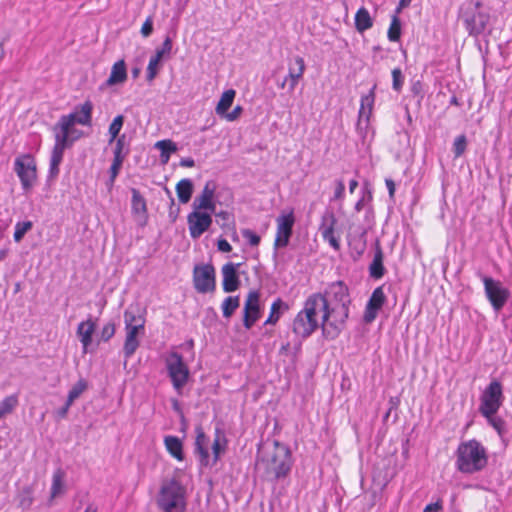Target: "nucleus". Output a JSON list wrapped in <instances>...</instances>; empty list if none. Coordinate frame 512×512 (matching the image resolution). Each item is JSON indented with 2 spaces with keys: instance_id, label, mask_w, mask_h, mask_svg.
<instances>
[{
  "instance_id": "43",
  "label": "nucleus",
  "mask_w": 512,
  "mask_h": 512,
  "mask_svg": "<svg viewBox=\"0 0 512 512\" xmlns=\"http://www.w3.org/2000/svg\"><path fill=\"white\" fill-rule=\"evenodd\" d=\"M87 383L84 380H79L69 391L67 402H66V410L70 408L73 402L86 390Z\"/></svg>"
},
{
  "instance_id": "25",
  "label": "nucleus",
  "mask_w": 512,
  "mask_h": 512,
  "mask_svg": "<svg viewBox=\"0 0 512 512\" xmlns=\"http://www.w3.org/2000/svg\"><path fill=\"white\" fill-rule=\"evenodd\" d=\"M123 317L125 327L134 325L145 326L146 310L140 307L139 304H132L124 311Z\"/></svg>"
},
{
  "instance_id": "29",
  "label": "nucleus",
  "mask_w": 512,
  "mask_h": 512,
  "mask_svg": "<svg viewBox=\"0 0 512 512\" xmlns=\"http://www.w3.org/2000/svg\"><path fill=\"white\" fill-rule=\"evenodd\" d=\"M375 88L376 86H373L368 94L361 97V104L359 109V123H361L362 121H369L375 101Z\"/></svg>"
},
{
  "instance_id": "3",
  "label": "nucleus",
  "mask_w": 512,
  "mask_h": 512,
  "mask_svg": "<svg viewBox=\"0 0 512 512\" xmlns=\"http://www.w3.org/2000/svg\"><path fill=\"white\" fill-rule=\"evenodd\" d=\"M322 302L320 298L312 299L310 296L305 300L303 308L296 314L292 321V332L299 341L310 337L319 327H321Z\"/></svg>"
},
{
  "instance_id": "58",
  "label": "nucleus",
  "mask_w": 512,
  "mask_h": 512,
  "mask_svg": "<svg viewBox=\"0 0 512 512\" xmlns=\"http://www.w3.org/2000/svg\"><path fill=\"white\" fill-rule=\"evenodd\" d=\"M385 183H386V186L388 188L390 197H393L394 193H395V184H394L393 180L386 179Z\"/></svg>"
},
{
  "instance_id": "34",
  "label": "nucleus",
  "mask_w": 512,
  "mask_h": 512,
  "mask_svg": "<svg viewBox=\"0 0 512 512\" xmlns=\"http://www.w3.org/2000/svg\"><path fill=\"white\" fill-rule=\"evenodd\" d=\"M160 151V159L162 164H167L172 153L177 151V145L172 140H160L154 145Z\"/></svg>"
},
{
  "instance_id": "30",
  "label": "nucleus",
  "mask_w": 512,
  "mask_h": 512,
  "mask_svg": "<svg viewBox=\"0 0 512 512\" xmlns=\"http://www.w3.org/2000/svg\"><path fill=\"white\" fill-rule=\"evenodd\" d=\"M65 477L66 473L63 469L58 468L53 472L52 484L50 490V498L55 499L65 493Z\"/></svg>"
},
{
  "instance_id": "47",
  "label": "nucleus",
  "mask_w": 512,
  "mask_h": 512,
  "mask_svg": "<svg viewBox=\"0 0 512 512\" xmlns=\"http://www.w3.org/2000/svg\"><path fill=\"white\" fill-rule=\"evenodd\" d=\"M333 196L331 201L342 202L345 197V183L342 179H336L333 182Z\"/></svg>"
},
{
  "instance_id": "52",
  "label": "nucleus",
  "mask_w": 512,
  "mask_h": 512,
  "mask_svg": "<svg viewBox=\"0 0 512 512\" xmlns=\"http://www.w3.org/2000/svg\"><path fill=\"white\" fill-rule=\"evenodd\" d=\"M242 236L247 239L251 246H257L260 243V237L250 229H243Z\"/></svg>"
},
{
  "instance_id": "2",
  "label": "nucleus",
  "mask_w": 512,
  "mask_h": 512,
  "mask_svg": "<svg viewBox=\"0 0 512 512\" xmlns=\"http://www.w3.org/2000/svg\"><path fill=\"white\" fill-rule=\"evenodd\" d=\"M292 467V456L289 448L275 441L271 447L265 448L256 462V470L267 480H278L286 477Z\"/></svg>"
},
{
  "instance_id": "57",
  "label": "nucleus",
  "mask_w": 512,
  "mask_h": 512,
  "mask_svg": "<svg viewBox=\"0 0 512 512\" xmlns=\"http://www.w3.org/2000/svg\"><path fill=\"white\" fill-rule=\"evenodd\" d=\"M180 165L182 167L191 168V167H193L195 165V162H194V160L192 158L188 157V158L181 159Z\"/></svg>"
},
{
  "instance_id": "5",
  "label": "nucleus",
  "mask_w": 512,
  "mask_h": 512,
  "mask_svg": "<svg viewBox=\"0 0 512 512\" xmlns=\"http://www.w3.org/2000/svg\"><path fill=\"white\" fill-rule=\"evenodd\" d=\"M157 505L163 512H185V487L174 478L163 481L157 496Z\"/></svg>"
},
{
  "instance_id": "35",
  "label": "nucleus",
  "mask_w": 512,
  "mask_h": 512,
  "mask_svg": "<svg viewBox=\"0 0 512 512\" xmlns=\"http://www.w3.org/2000/svg\"><path fill=\"white\" fill-rule=\"evenodd\" d=\"M176 193L181 203L186 204L190 201L193 193V183L190 179H181L176 184Z\"/></svg>"
},
{
  "instance_id": "40",
  "label": "nucleus",
  "mask_w": 512,
  "mask_h": 512,
  "mask_svg": "<svg viewBox=\"0 0 512 512\" xmlns=\"http://www.w3.org/2000/svg\"><path fill=\"white\" fill-rule=\"evenodd\" d=\"M19 400L17 394H12L9 396H6L1 402H0V418L10 414L14 411V409L18 406Z\"/></svg>"
},
{
  "instance_id": "45",
  "label": "nucleus",
  "mask_w": 512,
  "mask_h": 512,
  "mask_svg": "<svg viewBox=\"0 0 512 512\" xmlns=\"http://www.w3.org/2000/svg\"><path fill=\"white\" fill-rule=\"evenodd\" d=\"M400 35L401 23L398 17L394 16L388 29V39L390 41L396 42L400 39Z\"/></svg>"
},
{
  "instance_id": "7",
  "label": "nucleus",
  "mask_w": 512,
  "mask_h": 512,
  "mask_svg": "<svg viewBox=\"0 0 512 512\" xmlns=\"http://www.w3.org/2000/svg\"><path fill=\"white\" fill-rule=\"evenodd\" d=\"M504 401L502 385L493 380L480 396L479 412L481 414L497 413Z\"/></svg>"
},
{
  "instance_id": "24",
  "label": "nucleus",
  "mask_w": 512,
  "mask_h": 512,
  "mask_svg": "<svg viewBox=\"0 0 512 512\" xmlns=\"http://www.w3.org/2000/svg\"><path fill=\"white\" fill-rule=\"evenodd\" d=\"M66 148H68L67 145L55 141L50 157L48 180L52 181L58 177L60 172L59 166L63 160Z\"/></svg>"
},
{
  "instance_id": "9",
  "label": "nucleus",
  "mask_w": 512,
  "mask_h": 512,
  "mask_svg": "<svg viewBox=\"0 0 512 512\" xmlns=\"http://www.w3.org/2000/svg\"><path fill=\"white\" fill-rule=\"evenodd\" d=\"M77 123L73 116L62 115L53 127L55 141L70 147L74 141L82 137L83 133L75 128Z\"/></svg>"
},
{
  "instance_id": "44",
  "label": "nucleus",
  "mask_w": 512,
  "mask_h": 512,
  "mask_svg": "<svg viewBox=\"0 0 512 512\" xmlns=\"http://www.w3.org/2000/svg\"><path fill=\"white\" fill-rule=\"evenodd\" d=\"M124 124V116L123 115H117L108 128V134H109V143H112L116 140L117 137H119V133L123 127Z\"/></svg>"
},
{
  "instance_id": "28",
  "label": "nucleus",
  "mask_w": 512,
  "mask_h": 512,
  "mask_svg": "<svg viewBox=\"0 0 512 512\" xmlns=\"http://www.w3.org/2000/svg\"><path fill=\"white\" fill-rule=\"evenodd\" d=\"M127 79V70L124 60H119L112 66L110 75L105 82L108 87L123 84Z\"/></svg>"
},
{
  "instance_id": "31",
  "label": "nucleus",
  "mask_w": 512,
  "mask_h": 512,
  "mask_svg": "<svg viewBox=\"0 0 512 512\" xmlns=\"http://www.w3.org/2000/svg\"><path fill=\"white\" fill-rule=\"evenodd\" d=\"M383 251L379 244L376 245L373 261L369 266L370 276L375 279H380L384 276L385 268L383 265Z\"/></svg>"
},
{
  "instance_id": "23",
  "label": "nucleus",
  "mask_w": 512,
  "mask_h": 512,
  "mask_svg": "<svg viewBox=\"0 0 512 512\" xmlns=\"http://www.w3.org/2000/svg\"><path fill=\"white\" fill-rule=\"evenodd\" d=\"M305 61L302 57L296 56L288 63L289 89L293 91L297 86L300 79H302L305 72Z\"/></svg>"
},
{
  "instance_id": "50",
  "label": "nucleus",
  "mask_w": 512,
  "mask_h": 512,
  "mask_svg": "<svg viewBox=\"0 0 512 512\" xmlns=\"http://www.w3.org/2000/svg\"><path fill=\"white\" fill-rule=\"evenodd\" d=\"M392 78H393V89L396 91H400L403 86L404 78H403L402 72L399 68L393 69Z\"/></svg>"
},
{
  "instance_id": "21",
  "label": "nucleus",
  "mask_w": 512,
  "mask_h": 512,
  "mask_svg": "<svg viewBox=\"0 0 512 512\" xmlns=\"http://www.w3.org/2000/svg\"><path fill=\"white\" fill-rule=\"evenodd\" d=\"M233 263H227L222 267V287L227 293L234 292L239 288L240 280L237 274V267Z\"/></svg>"
},
{
  "instance_id": "54",
  "label": "nucleus",
  "mask_w": 512,
  "mask_h": 512,
  "mask_svg": "<svg viewBox=\"0 0 512 512\" xmlns=\"http://www.w3.org/2000/svg\"><path fill=\"white\" fill-rule=\"evenodd\" d=\"M242 112L243 108L240 105H237L231 112L227 111L221 118H224L229 122H233L240 118Z\"/></svg>"
},
{
  "instance_id": "14",
  "label": "nucleus",
  "mask_w": 512,
  "mask_h": 512,
  "mask_svg": "<svg viewBox=\"0 0 512 512\" xmlns=\"http://www.w3.org/2000/svg\"><path fill=\"white\" fill-rule=\"evenodd\" d=\"M195 289L207 293L215 289V270L211 265L196 266L193 273Z\"/></svg>"
},
{
  "instance_id": "8",
  "label": "nucleus",
  "mask_w": 512,
  "mask_h": 512,
  "mask_svg": "<svg viewBox=\"0 0 512 512\" xmlns=\"http://www.w3.org/2000/svg\"><path fill=\"white\" fill-rule=\"evenodd\" d=\"M14 169L25 191L30 190L37 179L36 162L32 155L22 154L15 159Z\"/></svg>"
},
{
  "instance_id": "64",
  "label": "nucleus",
  "mask_w": 512,
  "mask_h": 512,
  "mask_svg": "<svg viewBox=\"0 0 512 512\" xmlns=\"http://www.w3.org/2000/svg\"><path fill=\"white\" fill-rule=\"evenodd\" d=\"M84 512H97V509L93 505H89Z\"/></svg>"
},
{
  "instance_id": "12",
  "label": "nucleus",
  "mask_w": 512,
  "mask_h": 512,
  "mask_svg": "<svg viewBox=\"0 0 512 512\" xmlns=\"http://www.w3.org/2000/svg\"><path fill=\"white\" fill-rule=\"evenodd\" d=\"M485 293L495 311L501 310L506 304L510 292L500 281L483 277Z\"/></svg>"
},
{
  "instance_id": "26",
  "label": "nucleus",
  "mask_w": 512,
  "mask_h": 512,
  "mask_svg": "<svg viewBox=\"0 0 512 512\" xmlns=\"http://www.w3.org/2000/svg\"><path fill=\"white\" fill-rule=\"evenodd\" d=\"M93 104L90 101H85L83 104L77 106L75 110L67 116H73L77 124L83 126H91L92 123Z\"/></svg>"
},
{
  "instance_id": "36",
  "label": "nucleus",
  "mask_w": 512,
  "mask_h": 512,
  "mask_svg": "<svg viewBox=\"0 0 512 512\" xmlns=\"http://www.w3.org/2000/svg\"><path fill=\"white\" fill-rule=\"evenodd\" d=\"M373 25V20L370 16L369 11L362 7L355 15V27L359 32H364L370 29Z\"/></svg>"
},
{
  "instance_id": "6",
  "label": "nucleus",
  "mask_w": 512,
  "mask_h": 512,
  "mask_svg": "<svg viewBox=\"0 0 512 512\" xmlns=\"http://www.w3.org/2000/svg\"><path fill=\"white\" fill-rule=\"evenodd\" d=\"M164 361L173 388L178 394H181L182 389L187 384L190 376L187 364L184 362L182 355L174 351L169 352L165 356Z\"/></svg>"
},
{
  "instance_id": "41",
  "label": "nucleus",
  "mask_w": 512,
  "mask_h": 512,
  "mask_svg": "<svg viewBox=\"0 0 512 512\" xmlns=\"http://www.w3.org/2000/svg\"><path fill=\"white\" fill-rule=\"evenodd\" d=\"M239 305L240 299L238 296H229L225 298L221 305L223 316L225 318H230L236 309H238Z\"/></svg>"
},
{
  "instance_id": "59",
  "label": "nucleus",
  "mask_w": 512,
  "mask_h": 512,
  "mask_svg": "<svg viewBox=\"0 0 512 512\" xmlns=\"http://www.w3.org/2000/svg\"><path fill=\"white\" fill-rule=\"evenodd\" d=\"M440 509V505L437 503L429 504L425 507L424 512H438Z\"/></svg>"
},
{
  "instance_id": "49",
  "label": "nucleus",
  "mask_w": 512,
  "mask_h": 512,
  "mask_svg": "<svg viewBox=\"0 0 512 512\" xmlns=\"http://www.w3.org/2000/svg\"><path fill=\"white\" fill-rule=\"evenodd\" d=\"M466 146L467 140L464 135L456 137L453 143V152L455 157H460L464 153Z\"/></svg>"
},
{
  "instance_id": "56",
  "label": "nucleus",
  "mask_w": 512,
  "mask_h": 512,
  "mask_svg": "<svg viewBox=\"0 0 512 512\" xmlns=\"http://www.w3.org/2000/svg\"><path fill=\"white\" fill-rule=\"evenodd\" d=\"M218 250L221 252H230L232 250V246L226 239H219L217 243Z\"/></svg>"
},
{
  "instance_id": "60",
  "label": "nucleus",
  "mask_w": 512,
  "mask_h": 512,
  "mask_svg": "<svg viewBox=\"0 0 512 512\" xmlns=\"http://www.w3.org/2000/svg\"><path fill=\"white\" fill-rule=\"evenodd\" d=\"M216 216L218 218H220L221 220H223L224 222H227L230 220L231 218V215L229 212L227 211H220L219 213L216 214Z\"/></svg>"
},
{
  "instance_id": "48",
  "label": "nucleus",
  "mask_w": 512,
  "mask_h": 512,
  "mask_svg": "<svg viewBox=\"0 0 512 512\" xmlns=\"http://www.w3.org/2000/svg\"><path fill=\"white\" fill-rule=\"evenodd\" d=\"M123 161H124V158H117V157L113 158V162H112V165L109 170V173H110L109 185L110 186H113L114 181L120 172Z\"/></svg>"
},
{
  "instance_id": "39",
  "label": "nucleus",
  "mask_w": 512,
  "mask_h": 512,
  "mask_svg": "<svg viewBox=\"0 0 512 512\" xmlns=\"http://www.w3.org/2000/svg\"><path fill=\"white\" fill-rule=\"evenodd\" d=\"M132 212L138 215H145L147 211L146 201L137 189H132Z\"/></svg>"
},
{
  "instance_id": "63",
  "label": "nucleus",
  "mask_w": 512,
  "mask_h": 512,
  "mask_svg": "<svg viewBox=\"0 0 512 512\" xmlns=\"http://www.w3.org/2000/svg\"><path fill=\"white\" fill-rule=\"evenodd\" d=\"M411 2L412 0H400L399 5L400 7L405 8L409 6Z\"/></svg>"
},
{
  "instance_id": "62",
  "label": "nucleus",
  "mask_w": 512,
  "mask_h": 512,
  "mask_svg": "<svg viewBox=\"0 0 512 512\" xmlns=\"http://www.w3.org/2000/svg\"><path fill=\"white\" fill-rule=\"evenodd\" d=\"M358 187V181L356 179H352L349 182V192L354 193L355 189Z\"/></svg>"
},
{
  "instance_id": "13",
  "label": "nucleus",
  "mask_w": 512,
  "mask_h": 512,
  "mask_svg": "<svg viewBox=\"0 0 512 512\" xmlns=\"http://www.w3.org/2000/svg\"><path fill=\"white\" fill-rule=\"evenodd\" d=\"M337 218L332 211H325L321 216L319 225V232L324 241L328 242L329 245L336 251L341 247L340 245V234L336 229Z\"/></svg>"
},
{
  "instance_id": "4",
  "label": "nucleus",
  "mask_w": 512,
  "mask_h": 512,
  "mask_svg": "<svg viewBox=\"0 0 512 512\" xmlns=\"http://www.w3.org/2000/svg\"><path fill=\"white\" fill-rule=\"evenodd\" d=\"M487 461L485 447L475 439L460 443L456 450L455 466L462 473L479 472L487 465Z\"/></svg>"
},
{
  "instance_id": "51",
  "label": "nucleus",
  "mask_w": 512,
  "mask_h": 512,
  "mask_svg": "<svg viewBox=\"0 0 512 512\" xmlns=\"http://www.w3.org/2000/svg\"><path fill=\"white\" fill-rule=\"evenodd\" d=\"M115 334V325L113 323H107L101 330V340L107 342Z\"/></svg>"
},
{
  "instance_id": "11",
  "label": "nucleus",
  "mask_w": 512,
  "mask_h": 512,
  "mask_svg": "<svg viewBox=\"0 0 512 512\" xmlns=\"http://www.w3.org/2000/svg\"><path fill=\"white\" fill-rule=\"evenodd\" d=\"M277 230L274 241V247H286L292 235L293 226L295 223V216L293 209L284 210L276 219Z\"/></svg>"
},
{
  "instance_id": "38",
  "label": "nucleus",
  "mask_w": 512,
  "mask_h": 512,
  "mask_svg": "<svg viewBox=\"0 0 512 512\" xmlns=\"http://www.w3.org/2000/svg\"><path fill=\"white\" fill-rule=\"evenodd\" d=\"M226 447V440L223 435L217 430L216 437L212 444V456H210V464L214 465L218 461L222 452H224Z\"/></svg>"
},
{
  "instance_id": "19",
  "label": "nucleus",
  "mask_w": 512,
  "mask_h": 512,
  "mask_svg": "<svg viewBox=\"0 0 512 512\" xmlns=\"http://www.w3.org/2000/svg\"><path fill=\"white\" fill-rule=\"evenodd\" d=\"M462 19L469 33L477 35L485 30L489 17L475 8L465 12Z\"/></svg>"
},
{
  "instance_id": "17",
  "label": "nucleus",
  "mask_w": 512,
  "mask_h": 512,
  "mask_svg": "<svg viewBox=\"0 0 512 512\" xmlns=\"http://www.w3.org/2000/svg\"><path fill=\"white\" fill-rule=\"evenodd\" d=\"M125 341L123 345V353L126 359H129L140 346V338L145 335V326H129L124 327Z\"/></svg>"
},
{
  "instance_id": "61",
  "label": "nucleus",
  "mask_w": 512,
  "mask_h": 512,
  "mask_svg": "<svg viewBox=\"0 0 512 512\" xmlns=\"http://www.w3.org/2000/svg\"><path fill=\"white\" fill-rule=\"evenodd\" d=\"M364 205H365V197H362L361 199H359V200L356 202V204H355V207H354V208H355V210H356L357 212H360V211L363 209Z\"/></svg>"
},
{
  "instance_id": "27",
  "label": "nucleus",
  "mask_w": 512,
  "mask_h": 512,
  "mask_svg": "<svg viewBox=\"0 0 512 512\" xmlns=\"http://www.w3.org/2000/svg\"><path fill=\"white\" fill-rule=\"evenodd\" d=\"M196 433V452L200 456V462L203 465L208 466L210 464V454L208 452L209 440L203 432L202 428L198 427L196 429Z\"/></svg>"
},
{
  "instance_id": "33",
  "label": "nucleus",
  "mask_w": 512,
  "mask_h": 512,
  "mask_svg": "<svg viewBox=\"0 0 512 512\" xmlns=\"http://www.w3.org/2000/svg\"><path fill=\"white\" fill-rule=\"evenodd\" d=\"M235 96L236 91L234 89H228L222 93L215 108V112L218 116L222 117L223 115H225V113L232 106Z\"/></svg>"
},
{
  "instance_id": "32",
  "label": "nucleus",
  "mask_w": 512,
  "mask_h": 512,
  "mask_svg": "<svg viewBox=\"0 0 512 512\" xmlns=\"http://www.w3.org/2000/svg\"><path fill=\"white\" fill-rule=\"evenodd\" d=\"M164 445L169 454L177 459L178 461H183V444L182 441L176 436H166L164 438Z\"/></svg>"
},
{
  "instance_id": "55",
  "label": "nucleus",
  "mask_w": 512,
  "mask_h": 512,
  "mask_svg": "<svg viewBox=\"0 0 512 512\" xmlns=\"http://www.w3.org/2000/svg\"><path fill=\"white\" fill-rule=\"evenodd\" d=\"M153 32V19L148 17L141 27V34L143 37H149Z\"/></svg>"
},
{
  "instance_id": "37",
  "label": "nucleus",
  "mask_w": 512,
  "mask_h": 512,
  "mask_svg": "<svg viewBox=\"0 0 512 512\" xmlns=\"http://www.w3.org/2000/svg\"><path fill=\"white\" fill-rule=\"evenodd\" d=\"M288 308V305L284 301H282L280 298L276 299L271 305L270 314L265 321V324H276L279 321L282 313L288 310Z\"/></svg>"
},
{
  "instance_id": "20",
  "label": "nucleus",
  "mask_w": 512,
  "mask_h": 512,
  "mask_svg": "<svg viewBox=\"0 0 512 512\" xmlns=\"http://www.w3.org/2000/svg\"><path fill=\"white\" fill-rule=\"evenodd\" d=\"M386 301V295L384 293L383 287H377L372 292L368 303L366 305V309L364 312V321L366 323H371L377 317L379 310L382 308L383 304Z\"/></svg>"
},
{
  "instance_id": "53",
  "label": "nucleus",
  "mask_w": 512,
  "mask_h": 512,
  "mask_svg": "<svg viewBox=\"0 0 512 512\" xmlns=\"http://www.w3.org/2000/svg\"><path fill=\"white\" fill-rule=\"evenodd\" d=\"M115 142L116 143H115V147H114V151H113L114 157L125 158V155L123 154L125 135L117 137Z\"/></svg>"
},
{
  "instance_id": "42",
  "label": "nucleus",
  "mask_w": 512,
  "mask_h": 512,
  "mask_svg": "<svg viewBox=\"0 0 512 512\" xmlns=\"http://www.w3.org/2000/svg\"><path fill=\"white\" fill-rule=\"evenodd\" d=\"M497 413H491V414H481L488 422L489 425H491L498 435L500 437H503L505 434V421L496 415Z\"/></svg>"
},
{
  "instance_id": "22",
  "label": "nucleus",
  "mask_w": 512,
  "mask_h": 512,
  "mask_svg": "<svg viewBox=\"0 0 512 512\" xmlns=\"http://www.w3.org/2000/svg\"><path fill=\"white\" fill-rule=\"evenodd\" d=\"M95 329L96 323L91 318L81 321L78 324L76 334L82 344L83 353L88 352L89 347L92 344V335L94 334Z\"/></svg>"
},
{
  "instance_id": "10",
  "label": "nucleus",
  "mask_w": 512,
  "mask_h": 512,
  "mask_svg": "<svg viewBox=\"0 0 512 512\" xmlns=\"http://www.w3.org/2000/svg\"><path fill=\"white\" fill-rule=\"evenodd\" d=\"M214 213L215 212L192 208V211L187 216L188 230L191 238L198 239L210 228L213 222L212 215Z\"/></svg>"
},
{
  "instance_id": "18",
  "label": "nucleus",
  "mask_w": 512,
  "mask_h": 512,
  "mask_svg": "<svg viewBox=\"0 0 512 512\" xmlns=\"http://www.w3.org/2000/svg\"><path fill=\"white\" fill-rule=\"evenodd\" d=\"M216 191V184L213 181H207L204 185V188L199 196H197L193 203L192 208L198 210H207L210 212H215L216 203L214 200Z\"/></svg>"
},
{
  "instance_id": "16",
  "label": "nucleus",
  "mask_w": 512,
  "mask_h": 512,
  "mask_svg": "<svg viewBox=\"0 0 512 512\" xmlns=\"http://www.w3.org/2000/svg\"><path fill=\"white\" fill-rule=\"evenodd\" d=\"M243 312V325L250 329L260 318V294L258 291L253 290L248 293Z\"/></svg>"
},
{
  "instance_id": "1",
  "label": "nucleus",
  "mask_w": 512,
  "mask_h": 512,
  "mask_svg": "<svg viewBox=\"0 0 512 512\" xmlns=\"http://www.w3.org/2000/svg\"><path fill=\"white\" fill-rule=\"evenodd\" d=\"M322 302L321 329L327 339H335L345 327L349 316L350 298L347 286L342 281L331 283L324 293L310 295Z\"/></svg>"
},
{
  "instance_id": "46",
  "label": "nucleus",
  "mask_w": 512,
  "mask_h": 512,
  "mask_svg": "<svg viewBox=\"0 0 512 512\" xmlns=\"http://www.w3.org/2000/svg\"><path fill=\"white\" fill-rule=\"evenodd\" d=\"M32 228L31 221L17 222L14 231V240L20 242L24 235Z\"/></svg>"
},
{
  "instance_id": "15",
  "label": "nucleus",
  "mask_w": 512,
  "mask_h": 512,
  "mask_svg": "<svg viewBox=\"0 0 512 512\" xmlns=\"http://www.w3.org/2000/svg\"><path fill=\"white\" fill-rule=\"evenodd\" d=\"M172 51V40L170 37H166L160 48L156 49L155 54L150 58L146 78L149 82L153 81L158 74L161 67V62L164 59L170 57Z\"/></svg>"
}]
</instances>
